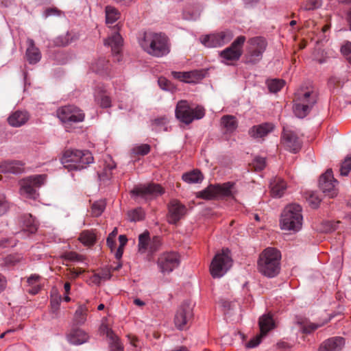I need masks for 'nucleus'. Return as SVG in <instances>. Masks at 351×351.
<instances>
[{
    "mask_svg": "<svg viewBox=\"0 0 351 351\" xmlns=\"http://www.w3.org/2000/svg\"><path fill=\"white\" fill-rule=\"evenodd\" d=\"M167 40L165 34L146 32L140 44L143 50L149 54L156 57H162L169 52Z\"/></svg>",
    "mask_w": 351,
    "mask_h": 351,
    "instance_id": "f257e3e1",
    "label": "nucleus"
},
{
    "mask_svg": "<svg viewBox=\"0 0 351 351\" xmlns=\"http://www.w3.org/2000/svg\"><path fill=\"white\" fill-rule=\"evenodd\" d=\"M280 252L275 248L265 249L259 256L258 271L265 276L273 278L280 271Z\"/></svg>",
    "mask_w": 351,
    "mask_h": 351,
    "instance_id": "f03ea898",
    "label": "nucleus"
},
{
    "mask_svg": "<svg viewBox=\"0 0 351 351\" xmlns=\"http://www.w3.org/2000/svg\"><path fill=\"white\" fill-rule=\"evenodd\" d=\"M93 162V157L88 151L66 150L61 158V162L69 171L81 170Z\"/></svg>",
    "mask_w": 351,
    "mask_h": 351,
    "instance_id": "7ed1b4c3",
    "label": "nucleus"
},
{
    "mask_svg": "<svg viewBox=\"0 0 351 351\" xmlns=\"http://www.w3.org/2000/svg\"><path fill=\"white\" fill-rule=\"evenodd\" d=\"M302 208L299 204H292L286 206L281 215V228L287 230L298 231L302 223Z\"/></svg>",
    "mask_w": 351,
    "mask_h": 351,
    "instance_id": "20e7f679",
    "label": "nucleus"
},
{
    "mask_svg": "<svg viewBox=\"0 0 351 351\" xmlns=\"http://www.w3.org/2000/svg\"><path fill=\"white\" fill-rule=\"evenodd\" d=\"M175 115L180 122L189 125L195 119L203 118L205 115V109L201 106L193 108L186 100H180L177 103Z\"/></svg>",
    "mask_w": 351,
    "mask_h": 351,
    "instance_id": "39448f33",
    "label": "nucleus"
},
{
    "mask_svg": "<svg viewBox=\"0 0 351 351\" xmlns=\"http://www.w3.org/2000/svg\"><path fill=\"white\" fill-rule=\"evenodd\" d=\"M56 113L66 130H69L73 124L84 121L85 118L83 110L73 105L60 107Z\"/></svg>",
    "mask_w": 351,
    "mask_h": 351,
    "instance_id": "423d86ee",
    "label": "nucleus"
},
{
    "mask_svg": "<svg viewBox=\"0 0 351 351\" xmlns=\"http://www.w3.org/2000/svg\"><path fill=\"white\" fill-rule=\"evenodd\" d=\"M232 266V258L230 251L228 249L222 250L221 252L217 253L213 258L210 271L213 278L222 277Z\"/></svg>",
    "mask_w": 351,
    "mask_h": 351,
    "instance_id": "0eeeda50",
    "label": "nucleus"
},
{
    "mask_svg": "<svg viewBox=\"0 0 351 351\" xmlns=\"http://www.w3.org/2000/svg\"><path fill=\"white\" fill-rule=\"evenodd\" d=\"M248 47L245 56L247 63L256 64L263 58L267 46V40L263 36H256L247 40Z\"/></svg>",
    "mask_w": 351,
    "mask_h": 351,
    "instance_id": "6e6552de",
    "label": "nucleus"
},
{
    "mask_svg": "<svg viewBox=\"0 0 351 351\" xmlns=\"http://www.w3.org/2000/svg\"><path fill=\"white\" fill-rule=\"evenodd\" d=\"M245 40V36H239L229 47L220 51L221 62L226 64H231L233 62L239 60L243 54L242 49Z\"/></svg>",
    "mask_w": 351,
    "mask_h": 351,
    "instance_id": "1a4fd4ad",
    "label": "nucleus"
},
{
    "mask_svg": "<svg viewBox=\"0 0 351 351\" xmlns=\"http://www.w3.org/2000/svg\"><path fill=\"white\" fill-rule=\"evenodd\" d=\"M45 175H36L28 177L21 181V193L27 197H36V189L40 187L45 182Z\"/></svg>",
    "mask_w": 351,
    "mask_h": 351,
    "instance_id": "9d476101",
    "label": "nucleus"
},
{
    "mask_svg": "<svg viewBox=\"0 0 351 351\" xmlns=\"http://www.w3.org/2000/svg\"><path fill=\"white\" fill-rule=\"evenodd\" d=\"M233 36L232 31L226 29L204 36L201 38V43L207 47H219L229 43Z\"/></svg>",
    "mask_w": 351,
    "mask_h": 351,
    "instance_id": "9b49d317",
    "label": "nucleus"
},
{
    "mask_svg": "<svg viewBox=\"0 0 351 351\" xmlns=\"http://www.w3.org/2000/svg\"><path fill=\"white\" fill-rule=\"evenodd\" d=\"M192 317L193 306L189 302H184L178 308L175 315L174 324L176 327L180 330L186 329Z\"/></svg>",
    "mask_w": 351,
    "mask_h": 351,
    "instance_id": "f8f14e48",
    "label": "nucleus"
},
{
    "mask_svg": "<svg viewBox=\"0 0 351 351\" xmlns=\"http://www.w3.org/2000/svg\"><path fill=\"white\" fill-rule=\"evenodd\" d=\"M157 263L162 273L169 274L179 266L180 256L175 252H165L160 255Z\"/></svg>",
    "mask_w": 351,
    "mask_h": 351,
    "instance_id": "ddd939ff",
    "label": "nucleus"
},
{
    "mask_svg": "<svg viewBox=\"0 0 351 351\" xmlns=\"http://www.w3.org/2000/svg\"><path fill=\"white\" fill-rule=\"evenodd\" d=\"M338 182L333 177L332 169H328L322 174L319 180V189L330 197H333L337 194L336 186Z\"/></svg>",
    "mask_w": 351,
    "mask_h": 351,
    "instance_id": "4468645a",
    "label": "nucleus"
},
{
    "mask_svg": "<svg viewBox=\"0 0 351 351\" xmlns=\"http://www.w3.org/2000/svg\"><path fill=\"white\" fill-rule=\"evenodd\" d=\"M163 192V189L158 184L136 186L131 191L133 195L145 199L160 195Z\"/></svg>",
    "mask_w": 351,
    "mask_h": 351,
    "instance_id": "2eb2a0df",
    "label": "nucleus"
},
{
    "mask_svg": "<svg viewBox=\"0 0 351 351\" xmlns=\"http://www.w3.org/2000/svg\"><path fill=\"white\" fill-rule=\"evenodd\" d=\"M282 142L286 149L293 153L299 152L302 147L301 140L295 132L291 130H284Z\"/></svg>",
    "mask_w": 351,
    "mask_h": 351,
    "instance_id": "dca6fc26",
    "label": "nucleus"
},
{
    "mask_svg": "<svg viewBox=\"0 0 351 351\" xmlns=\"http://www.w3.org/2000/svg\"><path fill=\"white\" fill-rule=\"evenodd\" d=\"M304 97H295L293 99V110L295 115L300 119L305 117L311 110L313 106L315 104V97L313 95L310 97L308 104H303Z\"/></svg>",
    "mask_w": 351,
    "mask_h": 351,
    "instance_id": "f3484780",
    "label": "nucleus"
},
{
    "mask_svg": "<svg viewBox=\"0 0 351 351\" xmlns=\"http://www.w3.org/2000/svg\"><path fill=\"white\" fill-rule=\"evenodd\" d=\"M186 208L178 200L171 201L169 205L168 221L170 223L176 224L186 214Z\"/></svg>",
    "mask_w": 351,
    "mask_h": 351,
    "instance_id": "a211bd4d",
    "label": "nucleus"
},
{
    "mask_svg": "<svg viewBox=\"0 0 351 351\" xmlns=\"http://www.w3.org/2000/svg\"><path fill=\"white\" fill-rule=\"evenodd\" d=\"M274 125L271 123H264L254 125L249 130V135L254 138H263L271 132Z\"/></svg>",
    "mask_w": 351,
    "mask_h": 351,
    "instance_id": "6ab92c4d",
    "label": "nucleus"
},
{
    "mask_svg": "<svg viewBox=\"0 0 351 351\" xmlns=\"http://www.w3.org/2000/svg\"><path fill=\"white\" fill-rule=\"evenodd\" d=\"M345 343L344 339L335 337L325 341L319 347V351H340Z\"/></svg>",
    "mask_w": 351,
    "mask_h": 351,
    "instance_id": "aec40b11",
    "label": "nucleus"
},
{
    "mask_svg": "<svg viewBox=\"0 0 351 351\" xmlns=\"http://www.w3.org/2000/svg\"><path fill=\"white\" fill-rule=\"evenodd\" d=\"M88 338V335L78 328H72L67 335L68 341L75 345L82 344L86 342Z\"/></svg>",
    "mask_w": 351,
    "mask_h": 351,
    "instance_id": "412c9836",
    "label": "nucleus"
},
{
    "mask_svg": "<svg viewBox=\"0 0 351 351\" xmlns=\"http://www.w3.org/2000/svg\"><path fill=\"white\" fill-rule=\"evenodd\" d=\"M27 48L26 50L27 60L29 64H36L40 60L41 53L38 47L35 46L34 41L28 38L27 40Z\"/></svg>",
    "mask_w": 351,
    "mask_h": 351,
    "instance_id": "4be33fe9",
    "label": "nucleus"
},
{
    "mask_svg": "<svg viewBox=\"0 0 351 351\" xmlns=\"http://www.w3.org/2000/svg\"><path fill=\"white\" fill-rule=\"evenodd\" d=\"M23 164L20 161H6L0 165V171L14 174L21 173L23 171Z\"/></svg>",
    "mask_w": 351,
    "mask_h": 351,
    "instance_id": "5701e85b",
    "label": "nucleus"
},
{
    "mask_svg": "<svg viewBox=\"0 0 351 351\" xmlns=\"http://www.w3.org/2000/svg\"><path fill=\"white\" fill-rule=\"evenodd\" d=\"M271 193L273 197H280L284 194L287 184L280 178H275L270 182Z\"/></svg>",
    "mask_w": 351,
    "mask_h": 351,
    "instance_id": "b1692460",
    "label": "nucleus"
},
{
    "mask_svg": "<svg viewBox=\"0 0 351 351\" xmlns=\"http://www.w3.org/2000/svg\"><path fill=\"white\" fill-rule=\"evenodd\" d=\"M29 119V115L24 111H16L8 119L9 124L13 127H20L25 124Z\"/></svg>",
    "mask_w": 351,
    "mask_h": 351,
    "instance_id": "393cba45",
    "label": "nucleus"
},
{
    "mask_svg": "<svg viewBox=\"0 0 351 351\" xmlns=\"http://www.w3.org/2000/svg\"><path fill=\"white\" fill-rule=\"evenodd\" d=\"M88 308L86 304H79L76 309L73 318V324L74 326H82L85 324L87 319Z\"/></svg>",
    "mask_w": 351,
    "mask_h": 351,
    "instance_id": "a878e982",
    "label": "nucleus"
},
{
    "mask_svg": "<svg viewBox=\"0 0 351 351\" xmlns=\"http://www.w3.org/2000/svg\"><path fill=\"white\" fill-rule=\"evenodd\" d=\"M123 40L119 32H114L107 40L105 45H110L114 53L119 54L121 51Z\"/></svg>",
    "mask_w": 351,
    "mask_h": 351,
    "instance_id": "bb28decb",
    "label": "nucleus"
},
{
    "mask_svg": "<svg viewBox=\"0 0 351 351\" xmlns=\"http://www.w3.org/2000/svg\"><path fill=\"white\" fill-rule=\"evenodd\" d=\"M258 324L261 333L263 335H266V334L270 330L274 328L275 326L274 321L270 314L263 315L261 316L259 319Z\"/></svg>",
    "mask_w": 351,
    "mask_h": 351,
    "instance_id": "cd10ccee",
    "label": "nucleus"
},
{
    "mask_svg": "<svg viewBox=\"0 0 351 351\" xmlns=\"http://www.w3.org/2000/svg\"><path fill=\"white\" fill-rule=\"evenodd\" d=\"M216 195L217 197H233L234 195V182H226L223 184L215 185Z\"/></svg>",
    "mask_w": 351,
    "mask_h": 351,
    "instance_id": "c85d7f7f",
    "label": "nucleus"
},
{
    "mask_svg": "<svg viewBox=\"0 0 351 351\" xmlns=\"http://www.w3.org/2000/svg\"><path fill=\"white\" fill-rule=\"evenodd\" d=\"M204 176L200 171L196 169L182 175V180L189 184L199 183L203 180Z\"/></svg>",
    "mask_w": 351,
    "mask_h": 351,
    "instance_id": "c756f323",
    "label": "nucleus"
},
{
    "mask_svg": "<svg viewBox=\"0 0 351 351\" xmlns=\"http://www.w3.org/2000/svg\"><path fill=\"white\" fill-rule=\"evenodd\" d=\"M221 123L228 132H232L238 126L236 118L232 115H224L221 119Z\"/></svg>",
    "mask_w": 351,
    "mask_h": 351,
    "instance_id": "7c9ffc66",
    "label": "nucleus"
},
{
    "mask_svg": "<svg viewBox=\"0 0 351 351\" xmlns=\"http://www.w3.org/2000/svg\"><path fill=\"white\" fill-rule=\"evenodd\" d=\"M93 71L103 74H107L109 69V62L105 58H101L92 64L91 66Z\"/></svg>",
    "mask_w": 351,
    "mask_h": 351,
    "instance_id": "2f4dec72",
    "label": "nucleus"
},
{
    "mask_svg": "<svg viewBox=\"0 0 351 351\" xmlns=\"http://www.w3.org/2000/svg\"><path fill=\"white\" fill-rule=\"evenodd\" d=\"M107 337L110 339V348L111 351H123V347L119 338L115 335L112 330L107 331Z\"/></svg>",
    "mask_w": 351,
    "mask_h": 351,
    "instance_id": "473e14b6",
    "label": "nucleus"
},
{
    "mask_svg": "<svg viewBox=\"0 0 351 351\" xmlns=\"http://www.w3.org/2000/svg\"><path fill=\"white\" fill-rule=\"evenodd\" d=\"M106 23L112 24L120 17V12L117 8L107 5L105 9Z\"/></svg>",
    "mask_w": 351,
    "mask_h": 351,
    "instance_id": "72a5a7b5",
    "label": "nucleus"
},
{
    "mask_svg": "<svg viewBox=\"0 0 351 351\" xmlns=\"http://www.w3.org/2000/svg\"><path fill=\"white\" fill-rule=\"evenodd\" d=\"M171 75L176 79L180 80L186 82V83H191V82H194V79L195 78V76H196V72H195V71H190V72L172 71Z\"/></svg>",
    "mask_w": 351,
    "mask_h": 351,
    "instance_id": "f704fd0d",
    "label": "nucleus"
},
{
    "mask_svg": "<svg viewBox=\"0 0 351 351\" xmlns=\"http://www.w3.org/2000/svg\"><path fill=\"white\" fill-rule=\"evenodd\" d=\"M196 196L203 199H212L217 197L215 185L210 184L205 189L197 192Z\"/></svg>",
    "mask_w": 351,
    "mask_h": 351,
    "instance_id": "c9c22d12",
    "label": "nucleus"
},
{
    "mask_svg": "<svg viewBox=\"0 0 351 351\" xmlns=\"http://www.w3.org/2000/svg\"><path fill=\"white\" fill-rule=\"evenodd\" d=\"M106 203L104 199H99L93 203L90 208V215L93 217H99L106 208Z\"/></svg>",
    "mask_w": 351,
    "mask_h": 351,
    "instance_id": "e433bc0d",
    "label": "nucleus"
},
{
    "mask_svg": "<svg viewBox=\"0 0 351 351\" xmlns=\"http://www.w3.org/2000/svg\"><path fill=\"white\" fill-rule=\"evenodd\" d=\"M150 244L149 234L148 232H145L138 236V251L141 253H145L149 250Z\"/></svg>",
    "mask_w": 351,
    "mask_h": 351,
    "instance_id": "4c0bfd02",
    "label": "nucleus"
},
{
    "mask_svg": "<svg viewBox=\"0 0 351 351\" xmlns=\"http://www.w3.org/2000/svg\"><path fill=\"white\" fill-rule=\"evenodd\" d=\"M79 240L86 245H92L95 242V237L91 232L85 230L80 234Z\"/></svg>",
    "mask_w": 351,
    "mask_h": 351,
    "instance_id": "58836bf2",
    "label": "nucleus"
},
{
    "mask_svg": "<svg viewBox=\"0 0 351 351\" xmlns=\"http://www.w3.org/2000/svg\"><path fill=\"white\" fill-rule=\"evenodd\" d=\"M128 217L131 221H139L144 219L145 213L141 208H137L128 213Z\"/></svg>",
    "mask_w": 351,
    "mask_h": 351,
    "instance_id": "ea45409f",
    "label": "nucleus"
},
{
    "mask_svg": "<svg viewBox=\"0 0 351 351\" xmlns=\"http://www.w3.org/2000/svg\"><path fill=\"white\" fill-rule=\"evenodd\" d=\"M24 231H27L30 234L35 233L37 230V224L35 219L31 215L27 217V219L24 221Z\"/></svg>",
    "mask_w": 351,
    "mask_h": 351,
    "instance_id": "a19ab883",
    "label": "nucleus"
},
{
    "mask_svg": "<svg viewBox=\"0 0 351 351\" xmlns=\"http://www.w3.org/2000/svg\"><path fill=\"white\" fill-rule=\"evenodd\" d=\"M23 257L19 254H10L3 258V264L5 267H12L21 261Z\"/></svg>",
    "mask_w": 351,
    "mask_h": 351,
    "instance_id": "79ce46f5",
    "label": "nucleus"
},
{
    "mask_svg": "<svg viewBox=\"0 0 351 351\" xmlns=\"http://www.w3.org/2000/svg\"><path fill=\"white\" fill-rule=\"evenodd\" d=\"M285 81L282 80L274 79L267 82V86L270 92L277 93L285 86Z\"/></svg>",
    "mask_w": 351,
    "mask_h": 351,
    "instance_id": "37998d69",
    "label": "nucleus"
},
{
    "mask_svg": "<svg viewBox=\"0 0 351 351\" xmlns=\"http://www.w3.org/2000/svg\"><path fill=\"white\" fill-rule=\"evenodd\" d=\"M75 39L76 37L74 35H72L71 33H67L64 36L57 38L56 44L58 46L64 47L71 43Z\"/></svg>",
    "mask_w": 351,
    "mask_h": 351,
    "instance_id": "c03bdc74",
    "label": "nucleus"
},
{
    "mask_svg": "<svg viewBox=\"0 0 351 351\" xmlns=\"http://www.w3.org/2000/svg\"><path fill=\"white\" fill-rule=\"evenodd\" d=\"M313 95L315 97V103H316L317 95V93L313 90H306V91H304L302 90H298L295 94V97H304V99L302 103L304 105H305V104H308L310 97H311Z\"/></svg>",
    "mask_w": 351,
    "mask_h": 351,
    "instance_id": "a18cd8bd",
    "label": "nucleus"
},
{
    "mask_svg": "<svg viewBox=\"0 0 351 351\" xmlns=\"http://www.w3.org/2000/svg\"><path fill=\"white\" fill-rule=\"evenodd\" d=\"M95 100L102 108H108L111 104V99L105 93L101 92L95 96Z\"/></svg>",
    "mask_w": 351,
    "mask_h": 351,
    "instance_id": "49530a36",
    "label": "nucleus"
},
{
    "mask_svg": "<svg viewBox=\"0 0 351 351\" xmlns=\"http://www.w3.org/2000/svg\"><path fill=\"white\" fill-rule=\"evenodd\" d=\"M351 171V154L348 156L342 162L340 168V173L341 176H346Z\"/></svg>",
    "mask_w": 351,
    "mask_h": 351,
    "instance_id": "de8ad7c7",
    "label": "nucleus"
},
{
    "mask_svg": "<svg viewBox=\"0 0 351 351\" xmlns=\"http://www.w3.org/2000/svg\"><path fill=\"white\" fill-rule=\"evenodd\" d=\"M340 223L339 221H327L322 223V231L325 232H330L337 229L339 224Z\"/></svg>",
    "mask_w": 351,
    "mask_h": 351,
    "instance_id": "09e8293b",
    "label": "nucleus"
},
{
    "mask_svg": "<svg viewBox=\"0 0 351 351\" xmlns=\"http://www.w3.org/2000/svg\"><path fill=\"white\" fill-rule=\"evenodd\" d=\"M162 244L161 239L159 237H154L152 240H150V244L149 247V251L152 253L156 252L159 250L160 245Z\"/></svg>",
    "mask_w": 351,
    "mask_h": 351,
    "instance_id": "8fccbe9b",
    "label": "nucleus"
},
{
    "mask_svg": "<svg viewBox=\"0 0 351 351\" xmlns=\"http://www.w3.org/2000/svg\"><path fill=\"white\" fill-rule=\"evenodd\" d=\"M253 167L256 171L263 170L265 167V159L262 157H256L252 162Z\"/></svg>",
    "mask_w": 351,
    "mask_h": 351,
    "instance_id": "3c124183",
    "label": "nucleus"
},
{
    "mask_svg": "<svg viewBox=\"0 0 351 351\" xmlns=\"http://www.w3.org/2000/svg\"><path fill=\"white\" fill-rule=\"evenodd\" d=\"M9 203L5 196L0 193V216L4 215L9 209Z\"/></svg>",
    "mask_w": 351,
    "mask_h": 351,
    "instance_id": "603ef678",
    "label": "nucleus"
},
{
    "mask_svg": "<svg viewBox=\"0 0 351 351\" xmlns=\"http://www.w3.org/2000/svg\"><path fill=\"white\" fill-rule=\"evenodd\" d=\"M302 6L306 10H314L321 6V0H309L304 3Z\"/></svg>",
    "mask_w": 351,
    "mask_h": 351,
    "instance_id": "864d4df0",
    "label": "nucleus"
},
{
    "mask_svg": "<svg viewBox=\"0 0 351 351\" xmlns=\"http://www.w3.org/2000/svg\"><path fill=\"white\" fill-rule=\"evenodd\" d=\"M322 324H316L314 323H306L303 325L302 329L304 333H311L321 327Z\"/></svg>",
    "mask_w": 351,
    "mask_h": 351,
    "instance_id": "5fc2aeb1",
    "label": "nucleus"
},
{
    "mask_svg": "<svg viewBox=\"0 0 351 351\" xmlns=\"http://www.w3.org/2000/svg\"><path fill=\"white\" fill-rule=\"evenodd\" d=\"M64 258L71 261H83L84 258L82 256L74 252H69L64 254Z\"/></svg>",
    "mask_w": 351,
    "mask_h": 351,
    "instance_id": "6e6d98bb",
    "label": "nucleus"
},
{
    "mask_svg": "<svg viewBox=\"0 0 351 351\" xmlns=\"http://www.w3.org/2000/svg\"><path fill=\"white\" fill-rule=\"evenodd\" d=\"M110 274L108 271H103L101 273L94 276V282L99 283L101 280H108L110 278Z\"/></svg>",
    "mask_w": 351,
    "mask_h": 351,
    "instance_id": "4d7b16f0",
    "label": "nucleus"
},
{
    "mask_svg": "<svg viewBox=\"0 0 351 351\" xmlns=\"http://www.w3.org/2000/svg\"><path fill=\"white\" fill-rule=\"evenodd\" d=\"M150 151V146L147 144H143L135 148L136 154L144 156L147 154Z\"/></svg>",
    "mask_w": 351,
    "mask_h": 351,
    "instance_id": "13d9d810",
    "label": "nucleus"
},
{
    "mask_svg": "<svg viewBox=\"0 0 351 351\" xmlns=\"http://www.w3.org/2000/svg\"><path fill=\"white\" fill-rule=\"evenodd\" d=\"M264 335H262V333H261L260 335H258V336L254 337L253 339H252L250 341H249L247 342V347L250 348L256 347L261 343V338Z\"/></svg>",
    "mask_w": 351,
    "mask_h": 351,
    "instance_id": "bf43d9fd",
    "label": "nucleus"
},
{
    "mask_svg": "<svg viewBox=\"0 0 351 351\" xmlns=\"http://www.w3.org/2000/svg\"><path fill=\"white\" fill-rule=\"evenodd\" d=\"M40 276L38 274H32L27 280V282L29 287L38 285Z\"/></svg>",
    "mask_w": 351,
    "mask_h": 351,
    "instance_id": "052dcab7",
    "label": "nucleus"
},
{
    "mask_svg": "<svg viewBox=\"0 0 351 351\" xmlns=\"http://www.w3.org/2000/svg\"><path fill=\"white\" fill-rule=\"evenodd\" d=\"M159 86L163 89L168 90L170 89L171 84L169 80L165 77H160L158 80Z\"/></svg>",
    "mask_w": 351,
    "mask_h": 351,
    "instance_id": "680f3d73",
    "label": "nucleus"
},
{
    "mask_svg": "<svg viewBox=\"0 0 351 351\" xmlns=\"http://www.w3.org/2000/svg\"><path fill=\"white\" fill-rule=\"evenodd\" d=\"M70 278L75 279L77 278L81 274L84 272V270L80 268L78 269H75V268L70 269Z\"/></svg>",
    "mask_w": 351,
    "mask_h": 351,
    "instance_id": "e2e57ef3",
    "label": "nucleus"
},
{
    "mask_svg": "<svg viewBox=\"0 0 351 351\" xmlns=\"http://www.w3.org/2000/svg\"><path fill=\"white\" fill-rule=\"evenodd\" d=\"M341 51L345 55H346L348 57L349 56V54L351 53V43H348L346 44L345 45H343L341 47Z\"/></svg>",
    "mask_w": 351,
    "mask_h": 351,
    "instance_id": "0e129e2a",
    "label": "nucleus"
},
{
    "mask_svg": "<svg viewBox=\"0 0 351 351\" xmlns=\"http://www.w3.org/2000/svg\"><path fill=\"white\" fill-rule=\"evenodd\" d=\"M6 285L7 280L5 277L0 274V293L5 289Z\"/></svg>",
    "mask_w": 351,
    "mask_h": 351,
    "instance_id": "69168bd1",
    "label": "nucleus"
},
{
    "mask_svg": "<svg viewBox=\"0 0 351 351\" xmlns=\"http://www.w3.org/2000/svg\"><path fill=\"white\" fill-rule=\"evenodd\" d=\"M107 245L112 250L116 246L114 239L112 236H108L106 240Z\"/></svg>",
    "mask_w": 351,
    "mask_h": 351,
    "instance_id": "338daca9",
    "label": "nucleus"
},
{
    "mask_svg": "<svg viewBox=\"0 0 351 351\" xmlns=\"http://www.w3.org/2000/svg\"><path fill=\"white\" fill-rule=\"evenodd\" d=\"M129 340H130V344L132 345L134 347H138V339L135 336H133V335H129L128 336Z\"/></svg>",
    "mask_w": 351,
    "mask_h": 351,
    "instance_id": "774afa93",
    "label": "nucleus"
}]
</instances>
